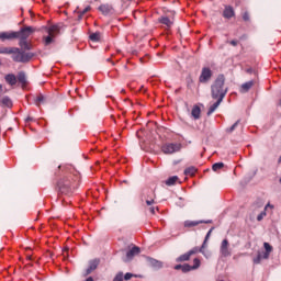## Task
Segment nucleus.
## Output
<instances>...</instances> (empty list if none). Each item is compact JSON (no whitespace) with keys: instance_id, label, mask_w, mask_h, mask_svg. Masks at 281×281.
<instances>
[{"instance_id":"f03ea898","label":"nucleus","mask_w":281,"mask_h":281,"mask_svg":"<svg viewBox=\"0 0 281 281\" xmlns=\"http://www.w3.org/2000/svg\"><path fill=\"white\" fill-rule=\"evenodd\" d=\"M32 58H34V53L25 52L18 47L13 48L12 60L14 63H30Z\"/></svg>"},{"instance_id":"f704fd0d","label":"nucleus","mask_w":281,"mask_h":281,"mask_svg":"<svg viewBox=\"0 0 281 281\" xmlns=\"http://www.w3.org/2000/svg\"><path fill=\"white\" fill-rule=\"evenodd\" d=\"M192 270H193L192 266H190V265H188V263L182 265V271H183V273H188V271H192Z\"/></svg>"},{"instance_id":"c03bdc74","label":"nucleus","mask_w":281,"mask_h":281,"mask_svg":"<svg viewBox=\"0 0 281 281\" xmlns=\"http://www.w3.org/2000/svg\"><path fill=\"white\" fill-rule=\"evenodd\" d=\"M269 258V252H262L261 259L267 260Z\"/></svg>"},{"instance_id":"4c0bfd02","label":"nucleus","mask_w":281,"mask_h":281,"mask_svg":"<svg viewBox=\"0 0 281 281\" xmlns=\"http://www.w3.org/2000/svg\"><path fill=\"white\" fill-rule=\"evenodd\" d=\"M91 10V7H86L80 13H79V19H82L85 14H87L88 11Z\"/></svg>"},{"instance_id":"49530a36","label":"nucleus","mask_w":281,"mask_h":281,"mask_svg":"<svg viewBox=\"0 0 281 281\" xmlns=\"http://www.w3.org/2000/svg\"><path fill=\"white\" fill-rule=\"evenodd\" d=\"M156 210H158V209L155 207V206H150V207H149V212H150L151 214H155Z\"/></svg>"},{"instance_id":"5701e85b","label":"nucleus","mask_w":281,"mask_h":281,"mask_svg":"<svg viewBox=\"0 0 281 281\" xmlns=\"http://www.w3.org/2000/svg\"><path fill=\"white\" fill-rule=\"evenodd\" d=\"M19 45H20L21 49H26L27 52H30V49H32V45H30L27 43V40H20Z\"/></svg>"},{"instance_id":"58836bf2","label":"nucleus","mask_w":281,"mask_h":281,"mask_svg":"<svg viewBox=\"0 0 281 281\" xmlns=\"http://www.w3.org/2000/svg\"><path fill=\"white\" fill-rule=\"evenodd\" d=\"M263 247L266 249V254H271L273 248L271 247V245H269V243H265Z\"/></svg>"},{"instance_id":"f3484780","label":"nucleus","mask_w":281,"mask_h":281,"mask_svg":"<svg viewBox=\"0 0 281 281\" xmlns=\"http://www.w3.org/2000/svg\"><path fill=\"white\" fill-rule=\"evenodd\" d=\"M18 82H20V85H22V87H25V85H27V77L25 76V72L20 71L18 74V78H16Z\"/></svg>"},{"instance_id":"2f4dec72","label":"nucleus","mask_w":281,"mask_h":281,"mask_svg":"<svg viewBox=\"0 0 281 281\" xmlns=\"http://www.w3.org/2000/svg\"><path fill=\"white\" fill-rule=\"evenodd\" d=\"M100 12H102L103 14H109V12H111V8L106 4L100 5L99 7Z\"/></svg>"},{"instance_id":"de8ad7c7","label":"nucleus","mask_w":281,"mask_h":281,"mask_svg":"<svg viewBox=\"0 0 281 281\" xmlns=\"http://www.w3.org/2000/svg\"><path fill=\"white\" fill-rule=\"evenodd\" d=\"M176 271H179V269H183V265H177L175 266Z\"/></svg>"},{"instance_id":"3c124183","label":"nucleus","mask_w":281,"mask_h":281,"mask_svg":"<svg viewBox=\"0 0 281 281\" xmlns=\"http://www.w3.org/2000/svg\"><path fill=\"white\" fill-rule=\"evenodd\" d=\"M58 168H63V166H59Z\"/></svg>"},{"instance_id":"8fccbe9b","label":"nucleus","mask_w":281,"mask_h":281,"mask_svg":"<svg viewBox=\"0 0 281 281\" xmlns=\"http://www.w3.org/2000/svg\"><path fill=\"white\" fill-rule=\"evenodd\" d=\"M248 74H251V69H248Z\"/></svg>"},{"instance_id":"e433bc0d","label":"nucleus","mask_w":281,"mask_h":281,"mask_svg":"<svg viewBox=\"0 0 281 281\" xmlns=\"http://www.w3.org/2000/svg\"><path fill=\"white\" fill-rule=\"evenodd\" d=\"M113 281H124V273L119 272L115 277Z\"/></svg>"},{"instance_id":"4468645a","label":"nucleus","mask_w":281,"mask_h":281,"mask_svg":"<svg viewBox=\"0 0 281 281\" xmlns=\"http://www.w3.org/2000/svg\"><path fill=\"white\" fill-rule=\"evenodd\" d=\"M4 80H5L7 85H10V87H14V85H16V82H18V79L14 74L5 75Z\"/></svg>"},{"instance_id":"0eeeda50","label":"nucleus","mask_w":281,"mask_h":281,"mask_svg":"<svg viewBox=\"0 0 281 281\" xmlns=\"http://www.w3.org/2000/svg\"><path fill=\"white\" fill-rule=\"evenodd\" d=\"M212 80V69L209 67L202 68L201 75L199 77V82L205 85V82H210Z\"/></svg>"},{"instance_id":"a19ab883","label":"nucleus","mask_w":281,"mask_h":281,"mask_svg":"<svg viewBox=\"0 0 281 281\" xmlns=\"http://www.w3.org/2000/svg\"><path fill=\"white\" fill-rule=\"evenodd\" d=\"M146 205L150 206V205H155V198H150L146 200Z\"/></svg>"},{"instance_id":"aec40b11","label":"nucleus","mask_w":281,"mask_h":281,"mask_svg":"<svg viewBox=\"0 0 281 281\" xmlns=\"http://www.w3.org/2000/svg\"><path fill=\"white\" fill-rule=\"evenodd\" d=\"M217 101L215 103H213L209 111H207V115H212V113H214V111H216L218 109V106H221V102H223V100L221 99H216Z\"/></svg>"},{"instance_id":"473e14b6","label":"nucleus","mask_w":281,"mask_h":281,"mask_svg":"<svg viewBox=\"0 0 281 281\" xmlns=\"http://www.w3.org/2000/svg\"><path fill=\"white\" fill-rule=\"evenodd\" d=\"M201 267V260L199 258H195L193 260V266H191V268L194 269H199Z\"/></svg>"},{"instance_id":"cd10ccee","label":"nucleus","mask_w":281,"mask_h":281,"mask_svg":"<svg viewBox=\"0 0 281 281\" xmlns=\"http://www.w3.org/2000/svg\"><path fill=\"white\" fill-rule=\"evenodd\" d=\"M179 181V177L172 176L166 180V186H175Z\"/></svg>"},{"instance_id":"2eb2a0df","label":"nucleus","mask_w":281,"mask_h":281,"mask_svg":"<svg viewBox=\"0 0 281 281\" xmlns=\"http://www.w3.org/2000/svg\"><path fill=\"white\" fill-rule=\"evenodd\" d=\"M147 261L150 265V267H154V269H161V267H164V263L157 259L147 258Z\"/></svg>"},{"instance_id":"ea45409f","label":"nucleus","mask_w":281,"mask_h":281,"mask_svg":"<svg viewBox=\"0 0 281 281\" xmlns=\"http://www.w3.org/2000/svg\"><path fill=\"white\" fill-rule=\"evenodd\" d=\"M260 260H262V254H258V256L254 259V263L260 265Z\"/></svg>"},{"instance_id":"37998d69","label":"nucleus","mask_w":281,"mask_h":281,"mask_svg":"<svg viewBox=\"0 0 281 281\" xmlns=\"http://www.w3.org/2000/svg\"><path fill=\"white\" fill-rule=\"evenodd\" d=\"M243 19H244V21H249V13H248V12H245V13L243 14Z\"/></svg>"},{"instance_id":"7c9ffc66","label":"nucleus","mask_w":281,"mask_h":281,"mask_svg":"<svg viewBox=\"0 0 281 281\" xmlns=\"http://www.w3.org/2000/svg\"><path fill=\"white\" fill-rule=\"evenodd\" d=\"M1 104H3V106H12V100L9 99V97H4L2 100H1Z\"/></svg>"},{"instance_id":"a878e982","label":"nucleus","mask_w":281,"mask_h":281,"mask_svg":"<svg viewBox=\"0 0 281 281\" xmlns=\"http://www.w3.org/2000/svg\"><path fill=\"white\" fill-rule=\"evenodd\" d=\"M223 168H225V164L223 162H215L212 166L213 172H218V170H223Z\"/></svg>"},{"instance_id":"4be33fe9","label":"nucleus","mask_w":281,"mask_h":281,"mask_svg":"<svg viewBox=\"0 0 281 281\" xmlns=\"http://www.w3.org/2000/svg\"><path fill=\"white\" fill-rule=\"evenodd\" d=\"M159 23H161L162 25H166V27H172V21H170V18L168 16L160 18Z\"/></svg>"},{"instance_id":"6e6552de","label":"nucleus","mask_w":281,"mask_h":281,"mask_svg":"<svg viewBox=\"0 0 281 281\" xmlns=\"http://www.w3.org/2000/svg\"><path fill=\"white\" fill-rule=\"evenodd\" d=\"M220 254L223 256V258H228V256H232V249H229V241L227 239H223L220 247Z\"/></svg>"},{"instance_id":"c85d7f7f","label":"nucleus","mask_w":281,"mask_h":281,"mask_svg":"<svg viewBox=\"0 0 281 281\" xmlns=\"http://www.w3.org/2000/svg\"><path fill=\"white\" fill-rule=\"evenodd\" d=\"M14 53V47H0V54H12Z\"/></svg>"},{"instance_id":"f257e3e1","label":"nucleus","mask_w":281,"mask_h":281,"mask_svg":"<svg viewBox=\"0 0 281 281\" xmlns=\"http://www.w3.org/2000/svg\"><path fill=\"white\" fill-rule=\"evenodd\" d=\"M211 95L213 100H224L227 95V87H225V76L220 75L211 86Z\"/></svg>"},{"instance_id":"b1692460","label":"nucleus","mask_w":281,"mask_h":281,"mask_svg":"<svg viewBox=\"0 0 281 281\" xmlns=\"http://www.w3.org/2000/svg\"><path fill=\"white\" fill-rule=\"evenodd\" d=\"M191 256H192V255H190V251H188V252L181 255L180 257H178V258L176 259V262H186V261L190 260V257H191Z\"/></svg>"},{"instance_id":"6ab92c4d","label":"nucleus","mask_w":281,"mask_h":281,"mask_svg":"<svg viewBox=\"0 0 281 281\" xmlns=\"http://www.w3.org/2000/svg\"><path fill=\"white\" fill-rule=\"evenodd\" d=\"M191 115L195 120H200L201 117V108L199 105H194L191 111Z\"/></svg>"},{"instance_id":"7ed1b4c3","label":"nucleus","mask_w":281,"mask_h":281,"mask_svg":"<svg viewBox=\"0 0 281 281\" xmlns=\"http://www.w3.org/2000/svg\"><path fill=\"white\" fill-rule=\"evenodd\" d=\"M47 36L44 37L45 45H52L54 43V38L60 34V25L54 24L50 26H46Z\"/></svg>"},{"instance_id":"393cba45","label":"nucleus","mask_w":281,"mask_h":281,"mask_svg":"<svg viewBox=\"0 0 281 281\" xmlns=\"http://www.w3.org/2000/svg\"><path fill=\"white\" fill-rule=\"evenodd\" d=\"M34 103L36 104V106L45 104V95L40 93L37 97L34 98Z\"/></svg>"},{"instance_id":"72a5a7b5","label":"nucleus","mask_w":281,"mask_h":281,"mask_svg":"<svg viewBox=\"0 0 281 281\" xmlns=\"http://www.w3.org/2000/svg\"><path fill=\"white\" fill-rule=\"evenodd\" d=\"M212 232H214V227H212V228L207 232V234H206V236H205V238H204L205 247H207V240H210V236H212Z\"/></svg>"},{"instance_id":"ddd939ff","label":"nucleus","mask_w":281,"mask_h":281,"mask_svg":"<svg viewBox=\"0 0 281 281\" xmlns=\"http://www.w3.org/2000/svg\"><path fill=\"white\" fill-rule=\"evenodd\" d=\"M202 223L210 224L212 223V220L207 221H186L184 227H196V225H201Z\"/></svg>"},{"instance_id":"9d476101","label":"nucleus","mask_w":281,"mask_h":281,"mask_svg":"<svg viewBox=\"0 0 281 281\" xmlns=\"http://www.w3.org/2000/svg\"><path fill=\"white\" fill-rule=\"evenodd\" d=\"M98 265H100V260H98V259H93V260L89 261V267L86 270L83 276H90V273H93V271H95L98 269Z\"/></svg>"},{"instance_id":"dca6fc26","label":"nucleus","mask_w":281,"mask_h":281,"mask_svg":"<svg viewBox=\"0 0 281 281\" xmlns=\"http://www.w3.org/2000/svg\"><path fill=\"white\" fill-rule=\"evenodd\" d=\"M267 210H273V204L268 203L263 211L257 216V221L260 222L265 218V216H267Z\"/></svg>"},{"instance_id":"9b49d317","label":"nucleus","mask_w":281,"mask_h":281,"mask_svg":"<svg viewBox=\"0 0 281 281\" xmlns=\"http://www.w3.org/2000/svg\"><path fill=\"white\" fill-rule=\"evenodd\" d=\"M12 38H19V33L16 32H2L0 33L1 41H12Z\"/></svg>"},{"instance_id":"79ce46f5","label":"nucleus","mask_w":281,"mask_h":281,"mask_svg":"<svg viewBox=\"0 0 281 281\" xmlns=\"http://www.w3.org/2000/svg\"><path fill=\"white\" fill-rule=\"evenodd\" d=\"M131 278H135V274H133L131 272L125 273L124 280H131Z\"/></svg>"},{"instance_id":"412c9836","label":"nucleus","mask_w":281,"mask_h":281,"mask_svg":"<svg viewBox=\"0 0 281 281\" xmlns=\"http://www.w3.org/2000/svg\"><path fill=\"white\" fill-rule=\"evenodd\" d=\"M251 87H254V80L243 83L240 88L241 93H247Z\"/></svg>"},{"instance_id":"09e8293b","label":"nucleus","mask_w":281,"mask_h":281,"mask_svg":"<svg viewBox=\"0 0 281 281\" xmlns=\"http://www.w3.org/2000/svg\"><path fill=\"white\" fill-rule=\"evenodd\" d=\"M1 91H3V86L0 85V93H1Z\"/></svg>"},{"instance_id":"423d86ee","label":"nucleus","mask_w":281,"mask_h":281,"mask_svg":"<svg viewBox=\"0 0 281 281\" xmlns=\"http://www.w3.org/2000/svg\"><path fill=\"white\" fill-rule=\"evenodd\" d=\"M15 33L18 34V38L27 41V38H30V36H32V34H34V27L25 26Z\"/></svg>"},{"instance_id":"a18cd8bd","label":"nucleus","mask_w":281,"mask_h":281,"mask_svg":"<svg viewBox=\"0 0 281 281\" xmlns=\"http://www.w3.org/2000/svg\"><path fill=\"white\" fill-rule=\"evenodd\" d=\"M231 45H233V47H236V45H238V41L233 40L229 42Z\"/></svg>"},{"instance_id":"1a4fd4ad","label":"nucleus","mask_w":281,"mask_h":281,"mask_svg":"<svg viewBox=\"0 0 281 281\" xmlns=\"http://www.w3.org/2000/svg\"><path fill=\"white\" fill-rule=\"evenodd\" d=\"M207 246H205V241H203L202 246L199 247H193L191 250H189V254L191 256H194V254H202L205 258H210V254L205 251V248Z\"/></svg>"},{"instance_id":"20e7f679","label":"nucleus","mask_w":281,"mask_h":281,"mask_svg":"<svg viewBox=\"0 0 281 281\" xmlns=\"http://www.w3.org/2000/svg\"><path fill=\"white\" fill-rule=\"evenodd\" d=\"M57 188L60 194H71L74 188H71V180L69 178H64L57 182Z\"/></svg>"},{"instance_id":"c9c22d12","label":"nucleus","mask_w":281,"mask_h":281,"mask_svg":"<svg viewBox=\"0 0 281 281\" xmlns=\"http://www.w3.org/2000/svg\"><path fill=\"white\" fill-rule=\"evenodd\" d=\"M238 124H240V121L235 122L228 130V133H234V131H236V127L238 126Z\"/></svg>"},{"instance_id":"c756f323","label":"nucleus","mask_w":281,"mask_h":281,"mask_svg":"<svg viewBox=\"0 0 281 281\" xmlns=\"http://www.w3.org/2000/svg\"><path fill=\"white\" fill-rule=\"evenodd\" d=\"M100 38H101L100 32L90 34V41H92L93 43H98V41H100Z\"/></svg>"},{"instance_id":"bb28decb","label":"nucleus","mask_w":281,"mask_h":281,"mask_svg":"<svg viewBox=\"0 0 281 281\" xmlns=\"http://www.w3.org/2000/svg\"><path fill=\"white\" fill-rule=\"evenodd\" d=\"M184 175L187 177H194V175H196V168L194 167H189L184 170Z\"/></svg>"},{"instance_id":"f8f14e48","label":"nucleus","mask_w":281,"mask_h":281,"mask_svg":"<svg viewBox=\"0 0 281 281\" xmlns=\"http://www.w3.org/2000/svg\"><path fill=\"white\" fill-rule=\"evenodd\" d=\"M137 254H139V247L134 246L131 250H128L126 252V258L123 259L124 262H128L131 261L132 258H135V256H137Z\"/></svg>"},{"instance_id":"a211bd4d","label":"nucleus","mask_w":281,"mask_h":281,"mask_svg":"<svg viewBox=\"0 0 281 281\" xmlns=\"http://www.w3.org/2000/svg\"><path fill=\"white\" fill-rule=\"evenodd\" d=\"M234 8L232 7H225L224 12H223V16L224 19H232V16H234Z\"/></svg>"},{"instance_id":"39448f33","label":"nucleus","mask_w":281,"mask_h":281,"mask_svg":"<svg viewBox=\"0 0 281 281\" xmlns=\"http://www.w3.org/2000/svg\"><path fill=\"white\" fill-rule=\"evenodd\" d=\"M181 150V143H166L161 146V151L165 155H175Z\"/></svg>"}]
</instances>
